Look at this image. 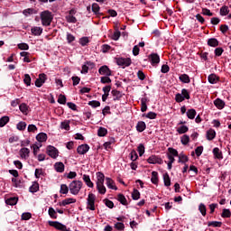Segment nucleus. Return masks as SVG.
Wrapping results in <instances>:
<instances>
[{
  "label": "nucleus",
  "instance_id": "f257e3e1",
  "mask_svg": "<svg viewBox=\"0 0 231 231\" xmlns=\"http://www.w3.org/2000/svg\"><path fill=\"white\" fill-rule=\"evenodd\" d=\"M42 26H51V22L53 21V14L51 12L46 10L40 14Z\"/></svg>",
  "mask_w": 231,
  "mask_h": 231
},
{
  "label": "nucleus",
  "instance_id": "f03ea898",
  "mask_svg": "<svg viewBox=\"0 0 231 231\" xmlns=\"http://www.w3.org/2000/svg\"><path fill=\"white\" fill-rule=\"evenodd\" d=\"M80 189H82V181L80 180H73L69 186V190L73 196H77L80 192Z\"/></svg>",
  "mask_w": 231,
  "mask_h": 231
},
{
  "label": "nucleus",
  "instance_id": "7ed1b4c3",
  "mask_svg": "<svg viewBox=\"0 0 231 231\" xmlns=\"http://www.w3.org/2000/svg\"><path fill=\"white\" fill-rule=\"evenodd\" d=\"M131 58H117L116 64L117 66H122L123 68H127L131 66Z\"/></svg>",
  "mask_w": 231,
  "mask_h": 231
},
{
  "label": "nucleus",
  "instance_id": "20e7f679",
  "mask_svg": "<svg viewBox=\"0 0 231 231\" xmlns=\"http://www.w3.org/2000/svg\"><path fill=\"white\" fill-rule=\"evenodd\" d=\"M96 199H97V197L95 196V194H93V193L88 194V198L87 201H88V208H89V210H95Z\"/></svg>",
  "mask_w": 231,
  "mask_h": 231
},
{
  "label": "nucleus",
  "instance_id": "39448f33",
  "mask_svg": "<svg viewBox=\"0 0 231 231\" xmlns=\"http://www.w3.org/2000/svg\"><path fill=\"white\" fill-rule=\"evenodd\" d=\"M47 154L51 156V158H57V156H59V150L52 145H49L47 147Z\"/></svg>",
  "mask_w": 231,
  "mask_h": 231
},
{
  "label": "nucleus",
  "instance_id": "423d86ee",
  "mask_svg": "<svg viewBox=\"0 0 231 231\" xmlns=\"http://www.w3.org/2000/svg\"><path fill=\"white\" fill-rule=\"evenodd\" d=\"M50 226H53L56 230H66V226L59 221H49Z\"/></svg>",
  "mask_w": 231,
  "mask_h": 231
},
{
  "label": "nucleus",
  "instance_id": "0eeeda50",
  "mask_svg": "<svg viewBox=\"0 0 231 231\" xmlns=\"http://www.w3.org/2000/svg\"><path fill=\"white\" fill-rule=\"evenodd\" d=\"M46 82V74L42 73L39 75V78L35 80L36 88H42V84Z\"/></svg>",
  "mask_w": 231,
  "mask_h": 231
},
{
  "label": "nucleus",
  "instance_id": "6e6552de",
  "mask_svg": "<svg viewBox=\"0 0 231 231\" xmlns=\"http://www.w3.org/2000/svg\"><path fill=\"white\" fill-rule=\"evenodd\" d=\"M148 163L155 164L158 163L159 165H162L163 163V160L162 158L156 156V155H152L148 158L147 160Z\"/></svg>",
  "mask_w": 231,
  "mask_h": 231
},
{
  "label": "nucleus",
  "instance_id": "1a4fd4ad",
  "mask_svg": "<svg viewBox=\"0 0 231 231\" xmlns=\"http://www.w3.org/2000/svg\"><path fill=\"white\" fill-rule=\"evenodd\" d=\"M98 73L99 75H105V77H111V69L106 65L99 68Z\"/></svg>",
  "mask_w": 231,
  "mask_h": 231
},
{
  "label": "nucleus",
  "instance_id": "9d476101",
  "mask_svg": "<svg viewBox=\"0 0 231 231\" xmlns=\"http://www.w3.org/2000/svg\"><path fill=\"white\" fill-rule=\"evenodd\" d=\"M20 156L23 160H27L30 156V149L28 148H22L19 152Z\"/></svg>",
  "mask_w": 231,
  "mask_h": 231
},
{
  "label": "nucleus",
  "instance_id": "9b49d317",
  "mask_svg": "<svg viewBox=\"0 0 231 231\" xmlns=\"http://www.w3.org/2000/svg\"><path fill=\"white\" fill-rule=\"evenodd\" d=\"M79 154H86L88 151H89V145L88 144H81L77 149Z\"/></svg>",
  "mask_w": 231,
  "mask_h": 231
},
{
  "label": "nucleus",
  "instance_id": "f8f14e48",
  "mask_svg": "<svg viewBox=\"0 0 231 231\" xmlns=\"http://www.w3.org/2000/svg\"><path fill=\"white\" fill-rule=\"evenodd\" d=\"M149 59L152 64H160V55H158L157 53H152L149 56Z\"/></svg>",
  "mask_w": 231,
  "mask_h": 231
},
{
  "label": "nucleus",
  "instance_id": "ddd939ff",
  "mask_svg": "<svg viewBox=\"0 0 231 231\" xmlns=\"http://www.w3.org/2000/svg\"><path fill=\"white\" fill-rule=\"evenodd\" d=\"M36 140L40 143H42V142H46V140H48V134L44 133H40L36 135Z\"/></svg>",
  "mask_w": 231,
  "mask_h": 231
},
{
  "label": "nucleus",
  "instance_id": "4468645a",
  "mask_svg": "<svg viewBox=\"0 0 231 231\" xmlns=\"http://www.w3.org/2000/svg\"><path fill=\"white\" fill-rule=\"evenodd\" d=\"M146 127H147V125H145V122L140 121L137 123L136 130L138 131V133H143V131H145Z\"/></svg>",
  "mask_w": 231,
  "mask_h": 231
},
{
  "label": "nucleus",
  "instance_id": "2eb2a0df",
  "mask_svg": "<svg viewBox=\"0 0 231 231\" xmlns=\"http://www.w3.org/2000/svg\"><path fill=\"white\" fill-rule=\"evenodd\" d=\"M208 46H211V48H216L219 46V41L216 38H210L208 40Z\"/></svg>",
  "mask_w": 231,
  "mask_h": 231
},
{
  "label": "nucleus",
  "instance_id": "dca6fc26",
  "mask_svg": "<svg viewBox=\"0 0 231 231\" xmlns=\"http://www.w3.org/2000/svg\"><path fill=\"white\" fill-rule=\"evenodd\" d=\"M106 186L113 190H118V188L115 186V181L111 178H106Z\"/></svg>",
  "mask_w": 231,
  "mask_h": 231
},
{
  "label": "nucleus",
  "instance_id": "f3484780",
  "mask_svg": "<svg viewBox=\"0 0 231 231\" xmlns=\"http://www.w3.org/2000/svg\"><path fill=\"white\" fill-rule=\"evenodd\" d=\"M31 32H32V35L39 36V35L42 34V28L35 26L31 29Z\"/></svg>",
  "mask_w": 231,
  "mask_h": 231
},
{
  "label": "nucleus",
  "instance_id": "a211bd4d",
  "mask_svg": "<svg viewBox=\"0 0 231 231\" xmlns=\"http://www.w3.org/2000/svg\"><path fill=\"white\" fill-rule=\"evenodd\" d=\"M180 82H183V84H189L190 83V78L187 74H181L179 77Z\"/></svg>",
  "mask_w": 231,
  "mask_h": 231
},
{
  "label": "nucleus",
  "instance_id": "6ab92c4d",
  "mask_svg": "<svg viewBox=\"0 0 231 231\" xmlns=\"http://www.w3.org/2000/svg\"><path fill=\"white\" fill-rule=\"evenodd\" d=\"M112 95L114 97V100H120V98L124 97V94H122V92L116 89L112 90Z\"/></svg>",
  "mask_w": 231,
  "mask_h": 231
},
{
  "label": "nucleus",
  "instance_id": "aec40b11",
  "mask_svg": "<svg viewBox=\"0 0 231 231\" xmlns=\"http://www.w3.org/2000/svg\"><path fill=\"white\" fill-rule=\"evenodd\" d=\"M97 185H102V183H104V180L106 179V176L104 175V173L100 171L97 173Z\"/></svg>",
  "mask_w": 231,
  "mask_h": 231
},
{
  "label": "nucleus",
  "instance_id": "412c9836",
  "mask_svg": "<svg viewBox=\"0 0 231 231\" xmlns=\"http://www.w3.org/2000/svg\"><path fill=\"white\" fill-rule=\"evenodd\" d=\"M187 116L189 120H194L196 118V109L191 108L187 111Z\"/></svg>",
  "mask_w": 231,
  "mask_h": 231
},
{
  "label": "nucleus",
  "instance_id": "4be33fe9",
  "mask_svg": "<svg viewBox=\"0 0 231 231\" xmlns=\"http://www.w3.org/2000/svg\"><path fill=\"white\" fill-rule=\"evenodd\" d=\"M213 154L217 158V160H223V152L219 150V148L213 149Z\"/></svg>",
  "mask_w": 231,
  "mask_h": 231
},
{
  "label": "nucleus",
  "instance_id": "5701e85b",
  "mask_svg": "<svg viewBox=\"0 0 231 231\" xmlns=\"http://www.w3.org/2000/svg\"><path fill=\"white\" fill-rule=\"evenodd\" d=\"M214 104L218 109H223V107H225V101L221 100L220 98H217L214 101Z\"/></svg>",
  "mask_w": 231,
  "mask_h": 231
},
{
  "label": "nucleus",
  "instance_id": "b1692460",
  "mask_svg": "<svg viewBox=\"0 0 231 231\" xmlns=\"http://www.w3.org/2000/svg\"><path fill=\"white\" fill-rule=\"evenodd\" d=\"M141 111L142 113H145V111H147V98L146 97H143L141 99Z\"/></svg>",
  "mask_w": 231,
  "mask_h": 231
},
{
  "label": "nucleus",
  "instance_id": "393cba45",
  "mask_svg": "<svg viewBox=\"0 0 231 231\" xmlns=\"http://www.w3.org/2000/svg\"><path fill=\"white\" fill-rule=\"evenodd\" d=\"M214 138H216V131L213 129H209L207 132V140H214Z\"/></svg>",
  "mask_w": 231,
  "mask_h": 231
},
{
  "label": "nucleus",
  "instance_id": "a878e982",
  "mask_svg": "<svg viewBox=\"0 0 231 231\" xmlns=\"http://www.w3.org/2000/svg\"><path fill=\"white\" fill-rule=\"evenodd\" d=\"M17 201H19V199L13 197V198L7 199L5 200V203H6V205L14 206V205H17Z\"/></svg>",
  "mask_w": 231,
  "mask_h": 231
},
{
  "label": "nucleus",
  "instance_id": "bb28decb",
  "mask_svg": "<svg viewBox=\"0 0 231 231\" xmlns=\"http://www.w3.org/2000/svg\"><path fill=\"white\" fill-rule=\"evenodd\" d=\"M83 180L85 181L88 187H90V189H93V182L91 181L89 175H83Z\"/></svg>",
  "mask_w": 231,
  "mask_h": 231
},
{
  "label": "nucleus",
  "instance_id": "cd10ccee",
  "mask_svg": "<svg viewBox=\"0 0 231 231\" xmlns=\"http://www.w3.org/2000/svg\"><path fill=\"white\" fill-rule=\"evenodd\" d=\"M71 203H77V199H65L64 200H62L61 204L62 207H66V205H71Z\"/></svg>",
  "mask_w": 231,
  "mask_h": 231
},
{
  "label": "nucleus",
  "instance_id": "c85d7f7f",
  "mask_svg": "<svg viewBox=\"0 0 231 231\" xmlns=\"http://www.w3.org/2000/svg\"><path fill=\"white\" fill-rule=\"evenodd\" d=\"M8 122H10V117H8L7 116L1 117L0 118V127H5V125H6L8 124Z\"/></svg>",
  "mask_w": 231,
  "mask_h": 231
},
{
  "label": "nucleus",
  "instance_id": "c756f323",
  "mask_svg": "<svg viewBox=\"0 0 231 231\" xmlns=\"http://www.w3.org/2000/svg\"><path fill=\"white\" fill-rule=\"evenodd\" d=\"M54 167H55V170L57 171V172H64V163L56 162Z\"/></svg>",
  "mask_w": 231,
  "mask_h": 231
},
{
  "label": "nucleus",
  "instance_id": "7c9ffc66",
  "mask_svg": "<svg viewBox=\"0 0 231 231\" xmlns=\"http://www.w3.org/2000/svg\"><path fill=\"white\" fill-rule=\"evenodd\" d=\"M117 201H119L122 205H127V199H125V196H124L122 193L118 194Z\"/></svg>",
  "mask_w": 231,
  "mask_h": 231
},
{
  "label": "nucleus",
  "instance_id": "2f4dec72",
  "mask_svg": "<svg viewBox=\"0 0 231 231\" xmlns=\"http://www.w3.org/2000/svg\"><path fill=\"white\" fill-rule=\"evenodd\" d=\"M151 181L153 183V185H158V171L152 172Z\"/></svg>",
  "mask_w": 231,
  "mask_h": 231
},
{
  "label": "nucleus",
  "instance_id": "473e14b6",
  "mask_svg": "<svg viewBox=\"0 0 231 231\" xmlns=\"http://www.w3.org/2000/svg\"><path fill=\"white\" fill-rule=\"evenodd\" d=\"M19 109L23 115H28V105H26L25 103H22L19 106Z\"/></svg>",
  "mask_w": 231,
  "mask_h": 231
},
{
  "label": "nucleus",
  "instance_id": "72a5a7b5",
  "mask_svg": "<svg viewBox=\"0 0 231 231\" xmlns=\"http://www.w3.org/2000/svg\"><path fill=\"white\" fill-rule=\"evenodd\" d=\"M163 181L165 187H171V177H169V173L163 175Z\"/></svg>",
  "mask_w": 231,
  "mask_h": 231
},
{
  "label": "nucleus",
  "instance_id": "f704fd0d",
  "mask_svg": "<svg viewBox=\"0 0 231 231\" xmlns=\"http://www.w3.org/2000/svg\"><path fill=\"white\" fill-rule=\"evenodd\" d=\"M60 192V194H68L69 192V187L66 184H61Z\"/></svg>",
  "mask_w": 231,
  "mask_h": 231
},
{
  "label": "nucleus",
  "instance_id": "c9c22d12",
  "mask_svg": "<svg viewBox=\"0 0 231 231\" xmlns=\"http://www.w3.org/2000/svg\"><path fill=\"white\" fill-rule=\"evenodd\" d=\"M187 162H189V157L183 153H180L179 155V163H187Z\"/></svg>",
  "mask_w": 231,
  "mask_h": 231
},
{
  "label": "nucleus",
  "instance_id": "e433bc0d",
  "mask_svg": "<svg viewBox=\"0 0 231 231\" xmlns=\"http://www.w3.org/2000/svg\"><path fill=\"white\" fill-rule=\"evenodd\" d=\"M23 15L28 17V15L36 14V12H35V9H33V8H28V9L23 10Z\"/></svg>",
  "mask_w": 231,
  "mask_h": 231
},
{
  "label": "nucleus",
  "instance_id": "4c0bfd02",
  "mask_svg": "<svg viewBox=\"0 0 231 231\" xmlns=\"http://www.w3.org/2000/svg\"><path fill=\"white\" fill-rule=\"evenodd\" d=\"M189 131V127L187 125H182L177 129L179 134H185Z\"/></svg>",
  "mask_w": 231,
  "mask_h": 231
},
{
  "label": "nucleus",
  "instance_id": "58836bf2",
  "mask_svg": "<svg viewBox=\"0 0 231 231\" xmlns=\"http://www.w3.org/2000/svg\"><path fill=\"white\" fill-rule=\"evenodd\" d=\"M97 189L99 194H106V186H104V183L97 184Z\"/></svg>",
  "mask_w": 231,
  "mask_h": 231
},
{
  "label": "nucleus",
  "instance_id": "ea45409f",
  "mask_svg": "<svg viewBox=\"0 0 231 231\" xmlns=\"http://www.w3.org/2000/svg\"><path fill=\"white\" fill-rule=\"evenodd\" d=\"M49 216L52 219H57V211L53 208H49Z\"/></svg>",
  "mask_w": 231,
  "mask_h": 231
},
{
  "label": "nucleus",
  "instance_id": "a19ab883",
  "mask_svg": "<svg viewBox=\"0 0 231 231\" xmlns=\"http://www.w3.org/2000/svg\"><path fill=\"white\" fill-rule=\"evenodd\" d=\"M223 223L219 221H212L208 223V226H214V227H221Z\"/></svg>",
  "mask_w": 231,
  "mask_h": 231
},
{
  "label": "nucleus",
  "instance_id": "79ce46f5",
  "mask_svg": "<svg viewBox=\"0 0 231 231\" xmlns=\"http://www.w3.org/2000/svg\"><path fill=\"white\" fill-rule=\"evenodd\" d=\"M199 209L200 214H202V216H207V207L205 206V204L201 203L199 206Z\"/></svg>",
  "mask_w": 231,
  "mask_h": 231
},
{
  "label": "nucleus",
  "instance_id": "37998d69",
  "mask_svg": "<svg viewBox=\"0 0 231 231\" xmlns=\"http://www.w3.org/2000/svg\"><path fill=\"white\" fill-rule=\"evenodd\" d=\"M18 131H24V129H26V122H19L16 125Z\"/></svg>",
  "mask_w": 231,
  "mask_h": 231
},
{
  "label": "nucleus",
  "instance_id": "c03bdc74",
  "mask_svg": "<svg viewBox=\"0 0 231 231\" xmlns=\"http://www.w3.org/2000/svg\"><path fill=\"white\" fill-rule=\"evenodd\" d=\"M181 144L182 145H187V143H189V142H190V138L189 137V135L184 134L181 139H180Z\"/></svg>",
  "mask_w": 231,
  "mask_h": 231
},
{
  "label": "nucleus",
  "instance_id": "a18cd8bd",
  "mask_svg": "<svg viewBox=\"0 0 231 231\" xmlns=\"http://www.w3.org/2000/svg\"><path fill=\"white\" fill-rule=\"evenodd\" d=\"M23 82L26 84V86H32V78L30 77V74L24 75Z\"/></svg>",
  "mask_w": 231,
  "mask_h": 231
},
{
  "label": "nucleus",
  "instance_id": "49530a36",
  "mask_svg": "<svg viewBox=\"0 0 231 231\" xmlns=\"http://www.w3.org/2000/svg\"><path fill=\"white\" fill-rule=\"evenodd\" d=\"M106 134H107V129H106L104 127H99V129L97 130V135L98 136H106Z\"/></svg>",
  "mask_w": 231,
  "mask_h": 231
},
{
  "label": "nucleus",
  "instance_id": "de8ad7c7",
  "mask_svg": "<svg viewBox=\"0 0 231 231\" xmlns=\"http://www.w3.org/2000/svg\"><path fill=\"white\" fill-rule=\"evenodd\" d=\"M60 128L65 129V131H69V121L61 122Z\"/></svg>",
  "mask_w": 231,
  "mask_h": 231
},
{
  "label": "nucleus",
  "instance_id": "09e8293b",
  "mask_svg": "<svg viewBox=\"0 0 231 231\" xmlns=\"http://www.w3.org/2000/svg\"><path fill=\"white\" fill-rule=\"evenodd\" d=\"M208 82L209 84H216V81L217 80V76L216 74H211L208 76Z\"/></svg>",
  "mask_w": 231,
  "mask_h": 231
},
{
  "label": "nucleus",
  "instance_id": "8fccbe9b",
  "mask_svg": "<svg viewBox=\"0 0 231 231\" xmlns=\"http://www.w3.org/2000/svg\"><path fill=\"white\" fill-rule=\"evenodd\" d=\"M228 12H229L228 6H226V5H224L220 8V15H223V16L228 15Z\"/></svg>",
  "mask_w": 231,
  "mask_h": 231
},
{
  "label": "nucleus",
  "instance_id": "3c124183",
  "mask_svg": "<svg viewBox=\"0 0 231 231\" xmlns=\"http://www.w3.org/2000/svg\"><path fill=\"white\" fill-rule=\"evenodd\" d=\"M182 97H184V99L186 98V100H189L190 99V95L189 94V91L185 88H183L181 90V94Z\"/></svg>",
  "mask_w": 231,
  "mask_h": 231
},
{
  "label": "nucleus",
  "instance_id": "603ef678",
  "mask_svg": "<svg viewBox=\"0 0 231 231\" xmlns=\"http://www.w3.org/2000/svg\"><path fill=\"white\" fill-rule=\"evenodd\" d=\"M30 192H37L39 190V183L34 182L29 189Z\"/></svg>",
  "mask_w": 231,
  "mask_h": 231
},
{
  "label": "nucleus",
  "instance_id": "864d4df0",
  "mask_svg": "<svg viewBox=\"0 0 231 231\" xmlns=\"http://www.w3.org/2000/svg\"><path fill=\"white\" fill-rule=\"evenodd\" d=\"M120 35H122V32H120V31H118V27L116 26V30L113 34V40L118 41V39H120Z\"/></svg>",
  "mask_w": 231,
  "mask_h": 231
},
{
  "label": "nucleus",
  "instance_id": "5fc2aeb1",
  "mask_svg": "<svg viewBox=\"0 0 231 231\" xmlns=\"http://www.w3.org/2000/svg\"><path fill=\"white\" fill-rule=\"evenodd\" d=\"M137 151L139 152V156H143V153L145 152V146L143 144H139Z\"/></svg>",
  "mask_w": 231,
  "mask_h": 231
},
{
  "label": "nucleus",
  "instance_id": "6e6d98bb",
  "mask_svg": "<svg viewBox=\"0 0 231 231\" xmlns=\"http://www.w3.org/2000/svg\"><path fill=\"white\" fill-rule=\"evenodd\" d=\"M221 217H231L230 209L224 208L223 212L221 214Z\"/></svg>",
  "mask_w": 231,
  "mask_h": 231
},
{
  "label": "nucleus",
  "instance_id": "4d7b16f0",
  "mask_svg": "<svg viewBox=\"0 0 231 231\" xmlns=\"http://www.w3.org/2000/svg\"><path fill=\"white\" fill-rule=\"evenodd\" d=\"M132 198L134 200L140 199V191H138V189H134V191L132 193Z\"/></svg>",
  "mask_w": 231,
  "mask_h": 231
},
{
  "label": "nucleus",
  "instance_id": "13d9d810",
  "mask_svg": "<svg viewBox=\"0 0 231 231\" xmlns=\"http://www.w3.org/2000/svg\"><path fill=\"white\" fill-rule=\"evenodd\" d=\"M88 42L89 38L88 37H82L81 39H79V44H81V46H86Z\"/></svg>",
  "mask_w": 231,
  "mask_h": 231
},
{
  "label": "nucleus",
  "instance_id": "bf43d9fd",
  "mask_svg": "<svg viewBox=\"0 0 231 231\" xmlns=\"http://www.w3.org/2000/svg\"><path fill=\"white\" fill-rule=\"evenodd\" d=\"M101 84H111V79L109 78V76L102 77Z\"/></svg>",
  "mask_w": 231,
  "mask_h": 231
},
{
  "label": "nucleus",
  "instance_id": "052dcab7",
  "mask_svg": "<svg viewBox=\"0 0 231 231\" xmlns=\"http://www.w3.org/2000/svg\"><path fill=\"white\" fill-rule=\"evenodd\" d=\"M88 106H91V107H100L99 101L92 100L88 102Z\"/></svg>",
  "mask_w": 231,
  "mask_h": 231
},
{
  "label": "nucleus",
  "instance_id": "680f3d73",
  "mask_svg": "<svg viewBox=\"0 0 231 231\" xmlns=\"http://www.w3.org/2000/svg\"><path fill=\"white\" fill-rule=\"evenodd\" d=\"M22 219L23 220V221H28V219H32V213H23V215H22Z\"/></svg>",
  "mask_w": 231,
  "mask_h": 231
},
{
  "label": "nucleus",
  "instance_id": "e2e57ef3",
  "mask_svg": "<svg viewBox=\"0 0 231 231\" xmlns=\"http://www.w3.org/2000/svg\"><path fill=\"white\" fill-rule=\"evenodd\" d=\"M115 228H116V230H124V228H125V226L122 222H117L116 224H115Z\"/></svg>",
  "mask_w": 231,
  "mask_h": 231
},
{
  "label": "nucleus",
  "instance_id": "0e129e2a",
  "mask_svg": "<svg viewBox=\"0 0 231 231\" xmlns=\"http://www.w3.org/2000/svg\"><path fill=\"white\" fill-rule=\"evenodd\" d=\"M59 104H66V96L60 94L58 98Z\"/></svg>",
  "mask_w": 231,
  "mask_h": 231
},
{
  "label": "nucleus",
  "instance_id": "69168bd1",
  "mask_svg": "<svg viewBox=\"0 0 231 231\" xmlns=\"http://www.w3.org/2000/svg\"><path fill=\"white\" fill-rule=\"evenodd\" d=\"M18 48L19 50H29L30 46L27 43L23 42L18 44Z\"/></svg>",
  "mask_w": 231,
  "mask_h": 231
},
{
  "label": "nucleus",
  "instance_id": "338daca9",
  "mask_svg": "<svg viewBox=\"0 0 231 231\" xmlns=\"http://www.w3.org/2000/svg\"><path fill=\"white\" fill-rule=\"evenodd\" d=\"M175 100L176 102L180 103V102H183V100H185V97H183V96L181 94H176L175 96Z\"/></svg>",
  "mask_w": 231,
  "mask_h": 231
},
{
  "label": "nucleus",
  "instance_id": "774afa93",
  "mask_svg": "<svg viewBox=\"0 0 231 231\" xmlns=\"http://www.w3.org/2000/svg\"><path fill=\"white\" fill-rule=\"evenodd\" d=\"M195 154H197V156H199L200 154H203V146H198L195 149Z\"/></svg>",
  "mask_w": 231,
  "mask_h": 231
}]
</instances>
